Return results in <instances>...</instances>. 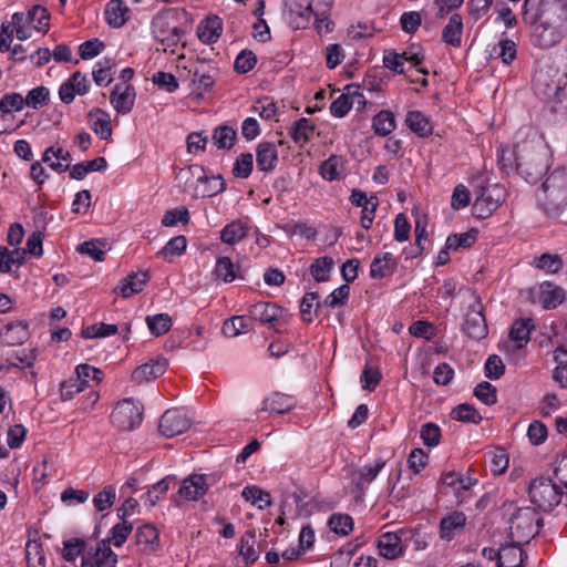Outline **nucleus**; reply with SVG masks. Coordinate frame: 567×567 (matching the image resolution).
Masks as SVG:
<instances>
[{"instance_id":"58","label":"nucleus","mask_w":567,"mask_h":567,"mask_svg":"<svg viewBox=\"0 0 567 567\" xmlns=\"http://www.w3.org/2000/svg\"><path fill=\"white\" fill-rule=\"evenodd\" d=\"M215 274L225 282H231L236 278L235 265L229 257H220L216 261Z\"/></svg>"},{"instance_id":"47","label":"nucleus","mask_w":567,"mask_h":567,"mask_svg":"<svg viewBox=\"0 0 567 567\" xmlns=\"http://www.w3.org/2000/svg\"><path fill=\"white\" fill-rule=\"evenodd\" d=\"M11 29H13V33H16L17 38L21 41L28 40L31 37V28L30 20L28 13L16 12L12 14V22L9 23Z\"/></svg>"},{"instance_id":"12","label":"nucleus","mask_w":567,"mask_h":567,"mask_svg":"<svg viewBox=\"0 0 567 567\" xmlns=\"http://www.w3.org/2000/svg\"><path fill=\"white\" fill-rule=\"evenodd\" d=\"M464 332L474 340H481L487 336L486 319L480 299L470 306L463 324Z\"/></svg>"},{"instance_id":"8","label":"nucleus","mask_w":567,"mask_h":567,"mask_svg":"<svg viewBox=\"0 0 567 567\" xmlns=\"http://www.w3.org/2000/svg\"><path fill=\"white\" fill-rule=\"evenodd\" d=\"M504 200V192L497 185L483 188L475 198L473 213L477 218L485 219L489 217Z\"/></svg>"},{"instance_id":"3","label":"nucleus","mask_w":567,"mask_h":567,"mask_svg":"<svg viewBox=\"0 0 567 567\" xmlns=\"http://www.w3.org/2000/svg\"><path fill=\"white\" fill-rule=\"evenodd\" d=\"M530 502L544 512L556 506L565 508V489L549 477H536L528 486Z\"/></svg>"},{"instance_id":"43","label":"nucleus","mask_w":567,"mask_h":567,"mask_svg":"<svg viewBox=\"0 0 567 567\" xmlns=\"http://www.w3.org/2000/svg\"><path fill=\"white\" fill-rule=\"evenodd\" d=\"M344 166L342 156L331 155L320 166L323 179L332 182L340 177Z\"/></svg>"},{"instance_id":"54","label":"nucleus","mask_w":567,"mask_h":567,"mask_svg":"<svg viewBox=\"0 0 567 567\" xmlns=\"http://www.w3.org/2000/svg\"><path fill=\"white\" fill-rule=\"evenodd\" d=\"M254 157L251 153L240 154L234 164L233 175L237 178H248L252 172Z\"/></svg>"},{"instance_id":"19","label":"nucleus","mask_w":567,"mask_h":567,"mask_svg":"<svg viewBox=\"0 0 567 567\" xmlns=\"http://www.w3.org/2000/svg\"><path fill=\"white\" fill-rule=\"evenodd\" d=\"M168 362L165 358H157L137 367L133 373L132 379L138 383L148 382L163 375L167 370Z\"/></svg>"},{"instance_id":"14","label":"nucleus","mask_w":567,"mask_h":567,"mask_svg":"<svg viewBox=\"0 0 567 567\" xmlns=\"http://www.w3.org/2000/svg\"><path fill=\"white\" fill-rule=\"evenodd\" d=\"M136 91L131 84H115L111 94L110 103L118 114H128L135 104Z\"/></svg>"},{"instance_id":"24","label":"nucleus","mask_w":567,"mask_h":567,"mask_svg":"<svg viewBox=\"0 0 567 567\" xmlns=\"http://www.w3.org/2000/svg\"><path fill=\"white\" fill-rule=\"evenodd\" d=\"M364 104V96L355 89L353 92L341 94L330 104V113L334 117H344L354 104Z\"/></svg>"},{"instance_id":"36","label":"nucleus","mask_w":567,"mask_h":567,"mask_svg":"<svg viewBox=\"0 0 567 567\" xmlns=\"http://www.w3.org/2000/svg\"><path fill=\"white\" fill-rule=\"evenodd\" d=\"M372 127L375 135L388 136L396 127L394 114L388 110L380 111L372 120Z\"/></svg>"},{"instance_id":"29","label":"nucleus","mask_w":567,"mask_h":567,"mask_svg":"<svg viewBox=\"0 0 567 567\" xmlns=\"http://www.w3.org/2000/svg\"><path fill=\"white\" fill-rule=\"evenodd\" d=\"M520 545L514 540L513 543L502 545L498 567H522L526 555Z\"/></svg>"},{"instance_id":"41","label":"nucleus","mask_w":567,"mask_h":567,"mask_svg":"<svg viewBox=\"0 0 567 567\" xmlns=\"http://www.w3.org/2000/svg\"><path fill=\"white\" fill-rule=\"evenodd\" d=\"M534 328L532 319L516 320L509 331V337L517 343V348L525 346L530 339V331Z\"/></svg>"},{"instance_id":"62","label":"nucleus","mask_w":567,"mask_h":567,"mask_svg":"<svg viewBox=\"0 0 567 567\" xmlns=\"http://www.w3.org/2000/svg\"><path fill=\"white\" fill-rule=\"evenodd\" d=\"M554 475L565 489V509L567 511V453L558 456L554 464Z\"/></svg>"},{"instance_id":"64","label":"nucleus","mask_w":567,"mask_h":567,"mask_svg":"<svg viewBox=\"0 0 567 567\" xmlns=\"http://www.w3.org/2000/svg\"><path fill=\"white\" fill-rule=\"evenodd\" d=\"M420 435L426 446L433 447L440 443L441 430L436 424L429 422L421 426Z\"/></svg>"},{"instance_id":"51","label":"nucleus","mask_w":567,"mask_h":567,"mask_svg":"<svg viewBox=\"0 0 567 567\" xmlns=\"http://www.w3.org/2000/svg\"><path fill=\"white\" fill-rule=\"evenodd\" d=\"M146 323L152 334L158 337L166 333L172 327V319L167 313L148 316Z\"/></svg>"},{"instance_id":"15","label":"nucleus","mask_w":567,"mask_h":567,"mask_svg":"<svg viewBox=\"0 0 567 567\" xmlns=\"http://www.w3.org/2000/svg\"><path fill=\"white\" fill-rule=\"evenodd\" d=\"M90 90V81L80 71L74 72L59 89L60 100L70 104L73 102L75 95H84Z\"/></svg>"},{"instance_id":"18","label":"nucleus","mask_w":567,"mask_h":567,"mask_svg":"<svg viewBox=\"0 0 567 567\" xmlns=\"http://www.w3.org/2000/svg\"><path fill=\"white\" fill-rule=\"evenodd\" d=\"M251 230V226L248 219H235L226 224L220 230L221 243L228 246H235L245 239Z\"/></svg>"},{"instance_id":"13","label":"nucleus","mask_w":567,"mask_h":567,"mask_svg":"<svg viewBox=\"0 0 567 567\" xmlns=\"http://www.w3.org/2000/svg\"><path fill=\"white\" fill-rule=\"evenodd\" d=\"M189 425V419L184 410L171 409L162 415L158 424V431L166 437H173L184 433Z\"/></svg>"},{"instance_id":"50","label":"nucleus","mask_w":567,"mask_h":567,"mask_svg":"<svg viewBox=\"0 0 567 567\" xmlns=\"http://www.w3.org/2000/svg\"><path fill=\"white\" fill-rule=\"evenodd\" d=\"M132 529V524L122 520L111 528L110 536L105 540L109 542V545L113 544L115 547H121L126 542Z\"/></svg>"},{"instance_id":"17","label":"nucleus","mask_w":567,"mask_h":567,"mask_svg":"<svg viewBox=\"0 0 567 567\" xmlns=\"http://www.w3.org/2000/svg\"><path fill=\"white\" fill-rule=\"evenodd\" d=\"M29 337V323L23 320L9 322L0 330V343L2 346L22 344Z\"/></svg>"},{"instance_id":"33","label":"nucleus","mask_w":567,"mask_h":567,"mask_svg":"<svg viewBox=\"0 0 567 567\" xmlns=\"http://www.w3.org/2000/svg\"><path fill=\"white\" fill-rule=\"evenodd\" d=\"M466 523V516L461 512H454L441 520V537L443 539H452L463 530Z\"/></svg>"},{"instance_id":"38","label":"nucleus","mask_w":567,"mask_h":567,"mask_svg":"<svg viewBox=\"0 0 567 567\" xmlns=\"http://www.w3.org/2000/svg\"><path fill=\"white\" fill-rule=\"evenodd\" d=\"M175 482L172 476H166L158 481L148 489L143 496L144 504L148 507H154L168 492L171 484Z\"/></svg>"},{"instance_id":"10","label":"nucleus","mask_w":567,"mask_h":567,"mask_svg":"<svg viewBox=\"0 0 567 567\" xmlns=\"http://www.w3.org/2000/svg\"><path fill=\"white\" fill-rule=\"evenodd\" d=\"M409 533L400 529L398 532L382 533L377 542L380 556L386 559H396L404 554Z\"/></svg>"},{"instance_id":"11","label":"nucleus","mask_w":567,"mask_h":567,"mask_svg":"<svg viewBox=\"0 0 567 567\" xmlns=\"http://www.w3.org/2000/svg\"><path fill=\"white\" fill-rule=\"evenodd\" d=\"M116 564L117 555L107 540H101L83 554L80 567H116Z\"/></svg>"},{"instance_id":"59","label":"nucleus","mask_w":567,"mask_h":567,"mask_svg":"<svg viewBox=\"0 0 567 567\" xmlns=\"http://www.w3.org/2000/svg\"><path fill=\"white\" fill-rule=\"evenodd\" d=\"M384 68L389 69L395 74L404 72V56L394 50H385L382 59Z\"/></svg>"},{"instance_id":"6","label":"nucleus","mask_w":567,"mask_h":567,"mask_svg":"<svg viewBox=\"0 0 567 567\" xmlns=\"http://www.w3.org/2000/svg\"><path fill=\"white\" fill-rule=\"evenodd\" d=\"M143 404L134 398L118 401L112 413L111 423L120 431H133L137 429L143 421Z\"/></svg>"},{"instance_id":"5","label":"nucleus","mask_w":567,"mask_h":567,"mask_svg":"<svg viewBox=\"0 0 567 567\" xmlns=\"http://www.w3.org/2000/svg\"><path fill=\"white\" fill-rule=\"evenodd\" d=\"M540 517L533 507L518 508L509 520V537L517 544L528 543L538 534Z\"/></svg>"},{"instance_id":"32","label":"nucleus","mask_w":567,"mask_h":567,"mask_svg":"<svg viewBox=\"0 0 567 567\" xmlns=\"http://www.w3.org/2000/svg\"><path fill=\"white\" fill-rule=\"evenodd\" d=\"M405 124L420 137H427L433 132V125L430 117L420 111H410L406 114Z\"/></svg>"},{"instance_id":"4","label":"nucleus","mask_w":567,"mask_h":567,"mask_svg":"<svg viewBox=\"0 0 567 567\" xmlns=\"http://www.w3.org/2000/svg\"><path fill=\"white\" fill-rule=\"evenodd\" d=\"M516 169L528 183H536L548 169L547 152L539 147H525L516 157Z\"/></svg>"},{"instance_id":"27","label":"nucleus","mask_w":567,"mask_h":567,"mask_svg":"<svg viewBox=\"0 0 567 567\" xmlns=\"http://www.w3.org/2000/svg\"><path fill=\"white\" fill-rule=\"evenodd\" d=\"M282 316V308L271 302H257L249 308V317L261 323L272 324Z\"/></svg>"},{"instance_id":"20","label":"nucleus","mask_w":567,"mask_h":567,"mask_svg":"<svg viewBox=\"0 0 567 567\" xmlns=\"http://www.w3.org/2000/svg\"><path fill=\"white\" fill-rule=\"evenodd\" d=\"M398 267V260L391 252L377 254L370 265V277L382 279L393 275Z\"/></svg>"},{"instance_id":"23","label":"nucleus","mask_w":567,"mask_h":567,"mask_svg":"<svg viewBox=\"0 0 567 567\" xmlns=\"http://www.w3.org/2000/svg\"><path fill=\"white\" fill-rule=\"evenodd\" d=\"M148 279L150 276L146 271L131 274L114 288V293L120 295L123 298H130L131 296L141 292Z\"/></svg>"},{"instance_id":"48","label":"nucleus","mask_w":567,"mask_h":567,"mask_svg":"<svg viewBox=\"0 0 567 567\" xmlns=\"http://www.w3.org/2000/svg\"><path fill=\"white\" fill-rule=\"evenodd\" d=\"M452 417L454 420L461 422H470L474 424H478L482 421L481 414L476 411V409L468 404L462 403L452 410Z\"/></svg>"},{"instance_id":"30","label":"nucleus","mask_w":567,"mask_h":567,"mask_svg":"<svg viewBox=\"0 0 567 567\" xmlns=\"http://www.w3.org/2000/svg\"><path fill=\"white\" fill-rule=\"evenodd\" d=\"M223 31V22L219 17L213 16L208 17L204 21L200 22L197 29L198 38L202 42L206 44H212L217 42L220 38Z\"/></svg>"},{"instance_id":"40","label":"nucleus","mask_w":567,"mask_h":567,"mask_svg":"<svg viewBox=\"0 0 567 567\" xmlns=\"http://www.w3.org/2000/svg\"><path fill=\"white\" fill-rule=\"evenodd\" d=\"M237 132L228 125H219L213 131V143L219 150H230L236 141Z\"/></svg>"},{"instance_id":"28","label":"nucleus","mask_w":567,"mask_h":567,"mask_svg":"<svg viewBox=\"0 0 567 567\" xmlns=\"http://www.w3.org/2000/svg\"><path fill=\"white\" fill-rule=\"evenodd\" d=\"M87 117L91 123V128L101 140L111 138V116L106 111L95 107L89 112Z\"/></svg>"},{"instance_id":"34","label":"nucleus","mask_w":567,"mask_h":567,"mask_svg":"<svg viewBox=\"0 0 567 567\" xmlns=\"http://www.w3.org/2000/svg\"><path fill=\"white\" fill-rule=\"evenodd\" d=\"M463 22L457 13L451 16L447 24L442 31V39L445 43L458 48L462 43Z\"/></svg>"},{"instance_id":"49","label":"nucleus","mask_w":567,"mask_h":567,"mask_svg":"<svg viewBox=\"0 0 567 567\" xmlns=\"http://www.w3.org/2000/svg\"><path fill=\"white\" fill-rule=\"evenodd\" d=\"M533 265L548 274H556L561 269L563 261L557 255L543 254L534 258Z\"/></svg>"},{"instance_id":"45","label":"nucleus","mask_w":567,"mask_h":567,"mask_svg":"<svg viewBox=\"0 0 567 567\" xmlns=\"http://www.w3.org/2000/svg\"><path fill=\"white\" fill-rule=\"evenodd\" d=\"M493 53L499 58L504 64L509 65L516 59V43L513 40L503 38L493 48Z\"/></svg>"},{"instance_id":"60","label":"nucleus","mask_w":567,"mask_h":567,"mask_svg":"<svg viewBox=\"0 0 567 567\" xmlns=\"http://www.w3.org/2000/svg\"><path fill=\"white\" fill-rule=\"evenodd\" d=\"M117 332V327L115 324H92L82 330V336L85 339L93 338H104L109 336H113Z\"/></svg>"},{"instance_id":"26","label":"nucleus","mask_w":567,"mask_h":567,"mask_svg":"<svg viewBox=\"0 0 567 567\" xmlns=\"http://www.w3.org/2000/svg\"><path fill=\"white\" fill-rule=\"evenodd\" d=\"M295 405V398L285 392H270L269 395L262 400V410L271 413H286Z\"/></svg>"},{"instance_id":"57","label":"nucleus","mask_w":567,"mask_h":567,"mask_svg":"<svg viewBox=\"0 0 567 567\" xmlns=\"http://www.w3.org/2000/svg\"><path fill=\"white\" fill-rule=\"evenodd\" d=\"M24 106V99L20 93H7L0 100V112L10 114L21 111Z\"/></svg>"},{"instance_id":"7","label":"nucleus","mask_w":567,"mask_h":567,"mask_svg":"<svg viewBox=\"0 0 567 567\" xmlns=\"http://www.w3.org/2000/svg\"><path fill=\"white\" fill-rule=\"evenodd\" d=\"M219 480L218 474H190L185 477L178 489V494L185 501H197L204 496L208 488L215 485Z\"/></svg>"},{"instance_id":"53","label":"nucleus","mask_w":567,"mask_h":567,"mask_svg":"<svg viewBox=\"0 0 567 567\" xmlns=\"http://www.w3.org/2000/svg\"><path fill=\"white\" fill-rule=\"evenodd\" d=\"M116 499V489L112 485L105 486L93 497V505L96 511L103 512L113 506Z\"/></svg>"},{"instance_id":"56","label":"nucleus","mask_w":567,"mask_h":567,"mask_svg":"<svg viewBox=\"0 0 567 567\" xmlns=\"http://www.w3.org/2000/svg\"><path fill=\"white\" fill-rule=\"evenodd\" d=\"M104 246V243L92 239L80 244L78 247V251L82 255L90 256L92 259L96 261H102L105 257V250L103 249Z\"/></svg>"},{"instance_id":"42","label":"nucleus","mask_w":567,"mask_h":567,"mask_svg":"<svg viewBox=\"0 0 567 567\" xmlns=\"http://www.w3.org/2000/svg\"><path fill=\"white\" fill-rule=\"evenodd\" d=\"M250 319L245 316H234L226 320L223 324L224 334L233 338L250 331L252 329Z\"/></svg>"},{"instance_id":"31","label":"nucleus","mask_w":567,"mask_h":567,"mask_svg":"<svg viewBox=\"0 0 567 567\" xmlns=\"http://www.w3.org/2000/svg\"><path fill=\"white\" fill-rule=\"evenodd\" d=\"M78 381L80 386L78 390L84 388H97L104 378V373L99 368L92 367L86 363L79 364L75 369Z\"/></svg>"},{"instance_id":"44","label":"nucleus","mask_w":567,"mask_h":567,"mask_svg":"<svg viewBox=\"0 0 567 567\" xmlns=\"http://www.w3.org/2000/svg\"><path fill=\"white\" fill-rule=\"evenodd\" d=\"M255 532H246L240 538L239 554L244 557L246 565L255 563L259 557V551L255 549Z\"/></svg>"},{"instance_id":"1","label":"nucleus","mask_w":567,"mask_h":567,"mask_svg":"<svg viewBox=\"0 0 567 567\" xmlns=\"http://www.w3.org/2000/svg\"><path fill=\"white\" fill-rule=\"evenodd\" d=\"M522 21L530 28L529 41L533 47L550 49L567 33V0H525Z\"/></svg>"},{"instance_id":"22","label":"nucleus","mask_w":567,"mask_h":567,"mask_svg":"<svg viewBox=\"0 0 567 567\" xmlns=\"http://www.w3.org/2000/svg\"><path fill=\"white\" fill-rule=\"evenodd\" d=\"M537 298L544 309H555L565 300V291L549 281H544L538 287Z\"/></svg>"},{"instance_id":"52","label":"nucleus","mask_w":567,"mask_h":567,"mask_svg":"<svg viewBox=\"0 0 567 567\" xmlns=\"http://www.w3.org/2000/svg\"><path fill=\"white\" fill-rule=\"evenodd\" d=\"M333 266V260L330 257L317 258L311 265L310 272L316 281H326L329 278L330 271Z\"/></svg>"},{"instance_id":"16","label":"nucleus","mask_w":567,"mask_h":567,"mask_svg":"<svg viewBox=\"0 0 567 567\" xmlns=\"http://www.w3.org/2000/svg\"><path fill=\"white\" fill-rule=\"evenodd\" d=\"M135 544L141 553L155 554L161 549L159 532L153 524H144L136 529Z\"/></svg>"},{"instance_id":"61","label":"nucleus","mask_w":567,"mask_h":567,"mask_svg":"<svg viewBox=\"0 0 567 567\" xmlns=\"http://www.w3.org/2000/svg\"><path fill=\"white\" fill-rule=\"evenodd\" d=\"M49 94V90L44 86L34 87L28 92L24 105L37 110L47 103Z\"/></svg>"},{"instance_id":"55","label":"nucleus","mask_w":567,"mask_h":567,"mask_svg":"<svg viewBox=\"0 0 567 567\" xmlns=\"http://www.w3.org/2000/svg\"><path fill=\"white\" fill-rule=\"evenodd\" d=\"M85 542L79 538L63 542L62 557L70 563L75 561L79 556L85 553Z\"/></svg>"},{"instance_id":"46","label":"nucleus","mask_w":567,"mask_h":567,"mask_svg":"<svg viewBox=\"0 0 567 567\" xmlns=\"http://www.w3.org/2000/svg\"><path fill=\"white\" fill-rule=\"evenodd\" d=\"M187 246L185 236H176L167 241V244L158 251V255L163 256L168 261H172L174 257L183 255Z\"/></svg>"},{"instance_id":"37","label":"nucleus","mask_w":567,"mask_h":567,"mask_svg":"<svg viewBox=\"0 0 567 567\" xmlns=\"http://www.w3.org/2000/svg\"><path fill=\"white\" fill-rule=\"evenodd\" d=\"M115 63L112 59H103L95 63L92 76L96 85L106 86L113 81Z\"/></svg>"},{"instance_id":"63","label":"nucleus","mask_w":567,"mask_h":567,"mask_svg":"<svg viewBox=\"0 0 567 567\" xmlns=\"http://www.w3.org/2000/svg\"><path fill=\"white\" fill-rule=\"evenodd\" d=\"M471 202V193L468 188L458 184L454 187L452 197H451V207L455 210H460L465 208Z\"/></svg>"},{"instance_id":"21","label":"nucleus","mask_w":567,"mask_h":567,"mask_svg":"<svg viewBox=\"0 0 567 567\" xmlns=\"http://www.w3.org/2000/svg\"><path fill=\"white\" fill-rule=\"evenodd\" d=\"M256 163L259 171L272 172L278 164V150L271 142H261L256 148Z\"/></svg>"},{"instance_id":"39","label":"nucleus","mask_w":567,"mask_h":567,"mask_svg":"<svg viewBox=\"0 0 567 567\" xmlns=\"http://www.w3.org/2000/svg\"><path fill=\"white\" fill-rule=\"evenodd\" d=\"M241 496L246 502L259 509H265L271 505V496L268 492L259 488L258 486H246Z\"/></svg>"},{"instance_id":"9","label":"nucleus","mask_w":567,"mask_h":567,"mask_svg":"<svg viewBox=\"0 0 567 567\" xmlns=\"http://www.w3.org/2000/svg\"><path fill=\"white\" fill-rule=\"evenodd\" d=\"M385 466V461L382 458L375 460L372 464H367L351 473V492L361 497L369 485L377 478L379 473Z\"/></svg>"},{"instance_id":"25","label":"nucleus","mask_w":567,"mask_h":567,"mask_svg":"<svg viewBox=\"0 0 567 567\" xmlns=\"http://www.w3.org/2000/svg\"><path fill=\"white\" fill-rule=\"evenodd\" d=\"M110 27L121 28L131 17V10L123 0H110L104 10Z\"/></svg>"},{"instance_id":"2","label":"nucleus","mask_w":567,"mask_h":567,"mask_svg":"<svg viewBox=\"0 0 567 567\" xmlns=\"http://www.w3.org/2000/svg\"><path fill=\"white\" fill-rule=\"evenodd\" d=\"M538 204L546 215L558 216L567 207V169L553 171L542 185Z\"/></svg>"},{"instance_id":"35","label":"nucleus","mask_w":567,"mask_h":567,"mask_svg":"<svg viewBox=\"0 0 567 567\" xmlns=\"http://www.w3.org/2000/svg\"><path fill=\"white\" fill-rule=\"evenodd\" d=\"M315 128V124L309 118L301 117L290 128V136L296 144L303 146L311 140Z\"/></svg>"}]
</instances>
